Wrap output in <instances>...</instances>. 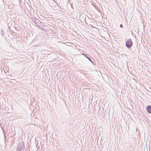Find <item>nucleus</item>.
<instances>
[{
	"instance_id": "nucleus-1",
	"label": "nucleus",
	"mask_w": 151,
	"mask_h": 151,
	"mask_svg": "<svg viewBox=\"0 0 151 151\" xmlns=\"http://www.w3.org/2000/svg\"><path fill=\"white\" fill-rule=\"evenodd\" d=\"M133 45V42L131 39H128L126 42V46L128 49H130Z\"/></svg>"
},
{
	"instance_id": "nucleus-13",
	"label": "nucleus",
	"mask_w": 151,
	"mask_h": 151,
	"mask_svg": "<svg viewBox=\"0 0 151 151\" xmlns=\"http://www.w3.org/2000/svg\"><path fill=\"white\" fill-rule=\"evenodd\" d=\"M4 137H5L4 138H5V139H6V137H5V136H4Z\"/></svg>"
},
{
	"instance_id": "nucleus-4",
	"label": "nucleus",
	"mask_w": 151,
	"mask_h": 151,
	"mask_svg": "<svg viewBox=\"0 0 151 151\" xmlns=\"http://www.w3.org/2000/svg\"><path fill=\"white\" fill-rule=\"evenodd\" d=\"M146 110L149 113H151V106L148 105L147 106Z\"/></svg>"
},
{
	"instance_id": "nucleus-10",
	"label": "nucleus",
	"mask_w": 151,
	"mask_h": 151,
	"mask_svg": "<svg viewBox=\"0 0 151 151\" xmlns=\"http://www.w3.org/2000/svg\"><path fill=\"white\" fill-rule=\"evenodd\" d=\"M120 26L121 28L123 27V25H122V24H120Z\"/></svg>"
},
{
	"instance_id": "nucleus-6",
	"label": "nucleus",
	"mask_w": 151,
	"mask_h": 151,
	"mask_svg": "<svg viewBox=\"0 0 151 151\" xmlns=\"http://www.w3.org/2000/svg\"><path fill=\"white\" fill-rule=\"evenodd\" d=\"M37 19V18L35 17H32V22H34L35 23L36 22Z\"/></svg>"
},
{
	"instance_id": "nucleus-11",
	"label": "nucleus",
	"mask_w": 151,
	"mask_h": 151,
	"mask_svg": "<svg viewBox=\"0 0 151 151\" xmlns=\"http://www.w3.org/2000/svg\"><path fill=\"white\" fill-rule=\"evenodd\" d=\"M53 33H55V30L51 31ZM55 34V33H54Z\"/></svg>"
},
{
	"instance_id": "nucleus-7",
	"label": "nucleus",
	"mask_w": 151,
	"mask_h": 151,
	"mask_svg": "<svg viewBox=\"0 0 151 151\" xmlns=\"http://www.w3.org/2000/svg\"><path fill=\"white\" fill-rule=\"evenodd\" d=\"M1 35L3 36H4L5 35V33L4 32V31L3 29H1Z\"/></svg>"
},
{
	"instance_id": "nucleus-5",
	"label": "nucleus",
	"mask_w": 151,
	"mask_h": 151,
	"mask_svg": "<svg viewBox=\"0 0 151 151\" xmlns=\"http://www.w3.org/2000/svg\"><path fill=\"white\" fill-rule=\"evenodd\" d=\"M86 58L88 59L91 62L92 64H94V62L92 61L91 59L88 56H86Z\"/></svg>"
},
{
	"instance_id": "nucleus-9",
	"label": "nucleus",
	"mask_w": 151,
	"mask_h": 151,
	"mask_svg": "<svg viewBox=\"0 0 151 151\" xmlns=\"http://www.w3.org/2000/svg\"><path fill=\"white\" fill-rule=\"evenodd\" d=\"M82 55H84L86 58V56H87V55H86L84 53H82Z\"/></svg>"
},
{
	"instance_id": "nucleus-12",
	"label": "nucleus",
	"mask_w": 151,
	"mask_h": 151,
	"mask_svg": "<svg viewBox=\"0 0 151 151\" xmlns=\"http://www.w3.org/2000/svg\"><path fill=\"white\" fill-rule=\"evenodd\" d=\"M11 141H12L11 143H13L14 141L13 140H12Z\"/></svg>"
},
{
	"instance_id": "nucleus-14",
	"label": "nucleus",
	"mask_w": 151,
	"mask_h": 151,
	"mask_svg": "<svg viewBox=\"0 0 151 151\" xmlns=\"http://www.w3.org/2000/svg\"><path fill=\"white\" fill-rule=\"evenodd\" d=\"M42 24H44V23H42Z\"/></svg>"
},
{
	"instance_id": "nucleus-8",
	"label": "nucleus",
	"mask_w": 151,
	"mask_h": 151,
	"mask_svg": "<svg viewBox=\"0 0 151 151\" xmlns=\"http://www.w3.org/2000/svg\"><path fill=\"white\" fill-rule=\"evenodd\" d=\"M3 109L6 111H7V110H9L8 107H6L5 106H4V107L3 108Z\"/></svg>"
},
{
	"instance_id": "nucleus-2",
	"label": "nucleus",
	"mask_w": 151,
	"mask_h": 151,
	"mask_svg": "<svg viewBox=\"0 0 151 151\" xmlns=\"http://www.w3.org/2000/svg\"><path fill=\"white\" fill-rule=\"evenodd\" d=\"M24 145L23 143L19 144L17 147V151H24Z\"/></svg>"
},
{
	"instance_id": "nucleus-3",
	"label": "nucleus",
	"mask_w": 151,
	"mask_h": 151,
	"mask_svg": "<svg viewBox=\"0 0 151 151\" xmlns=\"http://www.w3.org/2000/svg\"><path fill=\"white\" fill-rule=\"evenodd\" d=\"M35 24L38 26L41 27V26H42L43 25L41 24V22L40 20L37 19L36 20V22L35 23Z\"/></svg>"
}]
</instances>
